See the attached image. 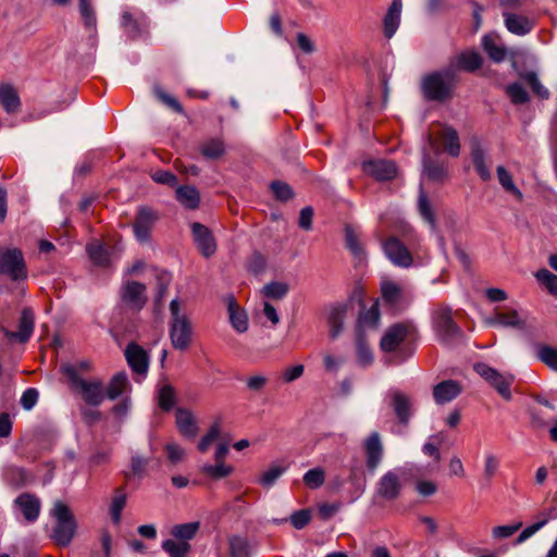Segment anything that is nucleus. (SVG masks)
Wrapping results in <instances>:
<instances>
[{
    "instance_id": "f257e3e1",
    "label": "nucleus",
    "mask_w": 557,
    "mask_h": 557,
    "mask_svg": "<svg viewBox=\"0 0 557 557\" xmlns=\"http://www.w3.org/2000/svg\"><path fill=\"white\" fill-rule=\"evenodd\" d=\"M61 370L67 376L71 387L81 395L86 405L98 407L102 404L106 388L101 380L83 379L72 363L62 364Z\"/></svg>"
},
{
    "instance_id": "f03ea898",
    "label": "nucleus",
    "mask_w": 557,
    "mask_h": 557,
    "mask_svg": "<svg viewBox=\"0 0 557 557\" xmlns=\"http://www.w3.org/2000/svg\"><path fill=\"white\" fill-rule=\"evenodd\" d=\"M170 313L169 336L171 344L177 350H186L191 344L193 324L187 314L182 312L178 299L171 301Z\"/></svg>"
},
{
    "instance_id": "7ed1b4c3",
    "label": "nucleus",
    "mask_w": 557,
    "mask_h": 557,
    "mask_svg": "<svg viewBox=\"0 0 557 557\" xmlns=\"http://www.w3.org/2000/svg\"><path fill=\"white\" fill-rule=\"evenodd\" d=\"M454 84L455 71L447 67L443 71L425 75L421 83V89L425 99L443 101L450 96Z\"/></svg>"
},
{
    "instance_id": "20e7f679",
    "label": "nucleus",
    "mask_w": 557,
    "mask_h": 557,
    "mask_svg": "<svg viewBox=\"0 0 557 557\" xmlns=\"http://www.w3.org/2000/svg\"><path fill=\"white\" fill-rule=\"evenodd\" d=\"M51 515L55 519L52 540L60 546H67L76 532V522L70 508L62 502H57Z\"/></svg>"
},
{
    "instance_id": "39448f33",
    "label": "nucleus",
    "mask_w": 557,
    "mask_h": 557,
    "mask_svg": "<svg viewBox=\"0 0 557 557\" xmlns=\"http://www.w3.org/2000/svg\"><path fill=\"white\" fill-rule=\"evenodd\" d=\"M27 268L22 251L17 248H0V275L18 282L27 278Z\"/></svg>"
},
{
    "instance_id": "423d86ee",
    "label": "nucleus",
    "mask_w": 557,
    "mask_h": 557,
    "mask_svg": "<svg viewBox=\"0 0 557 557\" xmlns=\"http://www.w3.org/2000/svg\"><path fill=\"white\" fill-rule=\"evenodd\" d=\"M417 330L411 322L395 323L386 329L380 341L384 352L396 351L405 342L416 336Z\"/></svg>"
},
{
    "instance_id": "0eeeda50",
    "label": "nucleus",
    "mask_w": 557,
    "mask_h": 557,
    "mask_svg": "<svg viewBox=\"0 0 557 557\" xmlns=\"http://www.w3.org/2000/svg\"><path fill=\"white\" fill-rule=\"evenodd\" d=\"M474 371L487 381L506 400L511 399L510 386L513 382V375L500 373L496 369L484 362H478L473 366Z\"/></svg>"
},
{
    "instance_id": "6e6552de",
    "label": "nucleus",
    "mask_w": 557,
    "mask_h": 557,
    "mask_svg": "<svg viewBox=\"0 0 557 557\" xmlns=\"http://www.w3.org/2000/svg\"><path fill=\"white\" fill-rule=\"evenodd\" d=\"M159 220V214L156 210L141 206L138 208L135 221L133 224L134 236L140 244H148L151 238V231Z\"/></svg>"
},
{
    "instance_id": "1a4fd4ad",
    "label": "nucleus",
    "mask_w": 557,
    "mask_h": 557,
    "mask_svg": "<svg viewBox=\"0 0 557 557\" xmlns=\"http://www.w3.org/2000/svg\"><path fill=\"white\" fill-rule=\"evenodd\" d=\"M433 326L440 341L445 344H450L454 339L461 336V331L453 321L451 312L447 308L435 311Z\"/></svg>"
},
{
    "instance_id": "9d476101",
    "label": "nucleus",
    "mask_w": 557,
    "mask_h": 557,
    "mask_svg": "<svg viewBox=\"0 0 557 557\" xmlns=\"http://www.w3.org/2000/svg\"><path fill=\"white\" fill-rule=\"evenodd\" d=\"M382 249L386 258L396 267L409 268L413 263L410 251L397 237L392 236L382 242Z\"/></svg>"
},
{
    "instance_id": "9b49d317",
    "label": "nucleus",
    "mask_w": 557,
    "mask_h": 557,
    "mask_svg": "<svg viewBox=\"0 0 557 557\" xmlns=\"http://www.w3.org/2000/svg\"><path fill=\"white\" fill-rule=\"evenodd\" d=\"M120 295L123 305L133 311H140L147 302L146 286L136 281H127Z\"/></svg>"
},
{
    "instance_id": "f8f14e48",
    "label": "nucleus",
    "mask_w": 557,
    "mask_h": 557,
    "mask_svg": "<svg viewBox=\"0 0 557 557\" xmlns=\"http://www.w3.org/2000/svg\"><path fill=\"white\" fill-rule=\"evenodd\" d=\"M405 474L401 468L389 470L379 480L376 484V493L386 500L396 499L401 492L400 479Z\"/></svg>"
},
{
    "instance_id": "ddd939ff",
    "label": "nucleus",
    "mask_w": 557,
    "mask_h": 557,
    "mask_svg": "<svg viewBox=\"0 0 557 557\" xmlns=\"http://www.w3.org/2000/svg\"><path fill=\"white\" fill-rule=\"evenodd\" d=\"M386 397L391 400V406L398 419L403 424H408L412 414V403L408 395L397 388H391Z\"/></svg>"
},
{
    "instance_id": "4468645a",
    "label": "nucleus",
    "mask_w": 557,
    "mask_h": 557,
    "mask_svg": "<svg viewBox=\"0 0 557 557\" xmlns=\"http://www.w3.org/2000/svg\"><path fill=\"white\" fill-rule=\"evenodd\" d=\"M191 232L195 244L201 255L206 258L213 256L216 251V244L212 232L198 222L191 224Z\"/></svg>"
},
{
    "instance_id": "2eb2a0df",
    "label": "nucleus",
    "mask_w": 557,
    "mask_h": 557,
    "mask_svg": "<svg viewBox=\"0 0 557 557\" xmlns=\"http://www.w3.org/2000/svg\"><path fill=\"white\" fill-rule=\"evenodd\" d=\"M363 447L367 469L371 474H373L383 459V445L380 434L377 432L371 433L364 441Z\"/></svg>"
},
{
    "instance_id": "dca6fc26",
    "label": "nucleus",
    "mask_w": 557,
    "mask_h": 557,
    "mask_svg": "<svg viewBox=\"0 0 557 557\" xmlns=\"http://www.w3.org/2000/svg\"><path fill=\"white\" fill-rule=\"evenodd\" d=\"M16 510L21 512L27 522H35L40 513L41 503L40 499L30 493H22L13 503Z\"/></svg>"
},
{
    "instance_id": "f3484780",
    "label": "nucleus",
    "mask_w": 557,
    "mask_h": 557,
    "mask_svg": "<svg viewBox=\"0 0 557 557\" xmlns=\"http://www.w3.org/2000/svg\"><path fill=\"white\" fill-rule=\"evenodd\" d=\"M364 173L373 176L377 181H388L396 176L397 166L391 160H370L362 163Z\"/></svg>"
},
{
    "instance_id": "a211bd4d",
    "label": "nucleus",
    "mask_w": 557,
    "mask_h": 557,
    "mask_svg": "<svg viewBox=\"0 0 557 557\" xmlns=\"http://www.w3.org/2000/svg\"><path fill=\"white\" fill-rule=\"evenodd\" d=\"M504 24L507 30L517 36H525L532 32L535 25V21L529 16L503 12Z\"/></svg>"
},
{
    "instance_id": "6ab92c4d",
    "label": "nucleus",
    "mask_w": 557,
    "mask_h": 557,
    "mask_svg": "<svg viewBox=\"0 0 557 557\" xmlns=\"http://www.w3.org/2000/svg\"><path fill=\"white\" fill-rule=\"evenodd\" d=\"M125 358L131 369L137 373L145 375L149 367V356L147 351L135 343L127 345L125 349Z\"/></svg>"
},
{
    "instance_id": "aec40b11",
    "label": "nucleus",
    "mask_w": 557,
    "mask_h": 557,
    "mask_svg": "<svg viewBox=\"0 0 557 557\" xmlns=\"http://www.w3.org/2000/svg\"><path fill=\"white\" fill-rule=\"evenodd\" d=\"M78 10L83 20L84 27L89 32V44L91 47L97 45V15L91 0H79Z\"/></svg>"
},
{
    "instance_id": "412c9836",
    "label": "nucleus",
    "mask_w": 557,
    "mask_h": 557,
    "mask_svg": "<svg viewBox=\"0 0 557 557\" xmlns=\"http://www.w3.org/2000/svg\"><path fill=\"white\" fill-rule=\"evenodd\" d=\"M34 332V312L25 308L22 310L20 322H18V331L12 332L4 330V335L9 339H16L21 343L27 342Z\"/></svg>"
},
{
    "instance_id": "4be33fe9",
    "label": "nucleus",
    "mask_w": 557,
    "mask_h": 557,
    "mask_svg": "<svg viewBox=\"0 0 557 557\" xmlns=\"http://www.w3.org/2000/svg\"><path fill=\"white\" fill-rule=\"evenodd\" d=\"M347 310L348 304L345 302H336L327 308V322L332 338H336L342 333Z\"/></svg>"
},
{
    "instance_id": "5701e85b",
    "label": "nucleus",
    "mask_w": 557,
    "mask_h": 557,
    "mask_svg": "<svg viewBox=\"0 0 557 557\" xmlns=\"http://www.w3.org/2000/svg\"><path fill=\"white\" fill-rule=\"evenodd\" d=\"M483 59L476 50H465L454 58L450 69L474 72L482 66Z\"/></svg>"
},
{
    "instance_id": "b1692460",
    "label": "nucleus",
    "mask_w": 557,
    "mask_h": 557,
    "mask_svg": "<svg viewBox=\"0 0 557 557\" xmlns=\"http://www.w3.org/2000/svg\"><path fill=\"white\" fill-rule=\"evenodd\" d=\"M403 1L393 0L383 17V32L387 39H391L397 32L401 20Z\"/></svg>"
},
{
    "instance_id": "393cba45",
    "label": "nucleus",
    "mask_w": 557,
    "mask_h": 557,
    "mask_svg": "<svg viewBox=\"0 0 557 557\" xmlns=\"http://www.w3.org/2000/svg\"><path fill=\"white\" fill-rule=\"evenodd\" d=\"M461 393V385L454 380H446L433 387V397L437 405L454 400Z\"/></svg>"
},
{
    "instance_id": "a878e982",
    "label": "nucleus",
    "mask_w": 557,
    "mask_h": 557,
    "mask_svg": "<svg viewBox=\"0 0 557 557\" xmlns=\"http://www.w3.org/2000/svg\"><path fill=\"white\" fill-rule=\"evenodd\" d=\"M483 50L490 59L496 63L503 62L507 57V50L496 34H486L481 40Z\"/></svg>"
},
{
    "instance_id": "bb28decb",
    "label": "nucleus",
    "mask_w": 557,
    "mask_h": 557,
    "mask_svg": "<svg viewBox=\"0 0 557 557\" xmlns=\"http://www.w3.org/2000/svg\"><path fill=\"white\" fill-rule=\"evenodd\" d=\"M176 425L181 434L187 440L195 438L198 433L196 418L187 409L178 408L176 410Z\"/></svg>"
},
{
    "instance_id": "cd10ccee",
    "label": "nucleus",
    "mask_w": 557,
    "mask_h": 557,
    "mask_svg": "<svg viewBox=\"0 0 557 557\" xmlns=\"http://www.w3.org/2000/svg\"><path fill=\"white\" fill-rule=\"evenodd\" d=\"M471 159L479 176L483 181L491 180V170L486 164V151L478 139L471 141Z\"/></svg>"
},
{
    "instance_id": "c85d7f7f",
    "label": "nucleus",
    "mask_w": 557,
    "mask_h": 557,
    "mask_svg": "<svg viewBox=\"0 0 557 557\" xmlns=\"http://www.w3.org/2000/svg\"><path fill=\"white\" fill-rule=\"evenodd\" d=\"M380 323V310L377 301H375L370 308L362 309L357 321L358 334H361L367 330H374Z\"/></svg>"
},
{
    "instance_id": "c756f323",
    "label": "nucleus",
    "mask_w": 557,
    "mask_h": 557,
    "mask_svg": "<svg viewBox=\"0 0 557 557\" xmlns=\"http://www.w3.org/2000/svg\"><path fill=\"white\" fill-rule=\"evenodd\" d=\"M131 384L127 374L122 371L113 375L110 380L108 387L106 388V397L110 400H115L120 396L128 393Z\"/></svg>"
},
{
    "instance_id": "7c9ffc66",
    "label": "nucleus",
    "mask_w": 557,
    "mask_h": 557,
    "mask_svg": "<svg viewBox=\"0 0 557 557\" xmlns=\"http://www.w3.org/2000/svg\"><path fill=\"white\" fill-rule=\"evenodd\" d=\"M422 175L433 182H443L447 177V165L444 162L432 160L425 153L423 156Z\"/></svg>"
},
{
    "instance_id": "2f4dec72",
    "label": "nucleus",
    "mask_w": 557,
    "mask_h": 557,
    "mask_svg": "<svg viewBox=\"0 0 557 557\" xmlns=\"http://www.w3.org/2000/svg\"><path fill=\"white\" fill-rule=\"evenodd\" d=\"M227 309L230 314V322L234 330L238 333H244L248 330V318L247 314L239 310L234 296L227 298Z\"/></svg>"
},
{
    "instance_id": "473e14b6",
    "label": "nucleus",
    "mask_w": 557,
    "mask_h": 557,
    "mask_svg": "<svg viewBox=\"0 0 557 557\" xmlns=\"http://www.w3.org/2000/svg\"><path fill=\"white\" fill-rule=\"evenodd\" d=\"M436 137L442 139L444 149L449 156L458 157L460 154V141L456 129L445 126Z\"/></svg>"
},
{
    "instance_id": "72a5a7b5",
    "label": "nucleus",
    "mask_w": 557,
    "mask_h": 557,
    "mask_svg": "<svg viewBox=\"0 0 557 557\" xmlns=\"http://www.w3.org/2000/svg\"><path fill=\"white\" fill-rule=\"evenodd\" d=\"M0 103L7 113H14L21 106L17 91L8 84L0 85Z\"/></svg>"
},
{
    "instance_id": "f704fd0d",
    "label": "nucleus",
    "mask_w": 557,
    "mask_h": 557,
    "mask_svg": "<svg viewBox=\"0 0 557 557\" xmlns=\"http://www.w3.org/2000/svg\"><path fill=\"white\" fill-rule=\"evenodd\" d=\"M492 325H499L504 327H513L523 330L525 326V318L518 311L497 313L491 321Z\"/></svg>"
},
{
    "instance_id": "c9c22d12",
    "label": "nucleus",
    "mask_w": 557,
    "mask_h": 557,
    "mask_svg": "<svg viewBox=\"0 0 557 557\" xmlns=\"http://www.w3.org/2000/svg\"><path fill=\"white\" fill-rule=\"evenodd\" d=\"M176 199L186 209H196L200 202V195L196 187L185 185L176 188Z\"/></svg>"
},
{
    "instance_id": "e433bc0d",
    "label": "nucleus",
    "mask_w": 557,
    "mask_h": 557,
    "mask_svg": "<svg viewBox=\"0 0 557 557\" xmlns=\"http://www.w3.org/2000/svg\"><path fill=\"white\" fill-rule=\"evenodd\" d=\"M200 152L206 159H219L225 153L224 141L221 138H210L201 144Z\"/></svg>"
},
{
    "instance_id": "4c0bfd02",
    "label": "nucleus",
    "mask_w": 557,
    "mask_h": 557,
    "mask_svg": "<svg viewBox=\"0 0 557 557\" xmlns=\"http://www.w3.org/2000/svg\"><path fill=\"white\" fill-rule=\"evenodd\" d=\"M287 467L281 465H271L257 480V482L265 487H272L276 481L286 472Z\"/></svg>"
},
{
    "instance_id": "58836bf2",
    "label": "nucleus",
    "mask_w": 557,
    "mask_h": 557,
    "mask_svg": "<svg viewBox=\"0 0 557 557\" xmlns=\"http://www.w3.org/2000/svg\"><path fill=\"white\" fill-rule=\"evenodd\" d=\"M418 210L421 216L429 223L431 231L437 233L435 215L431 202L423 190L419 194Z\"/></svg>"
},
{
    "instance_id": "ea45409f",
    "label": "nucleus",
    "mask_w": 557,
    "mask_h": 557,
    "mask_svg": "<svg viewBox=\"0 0 557 557\" xmlns=\"http://www.w3.org/2000/svg\"><path fill=\"white\" fill-rule=\"evenodd\" d=\"M200 528V523L198 521H193L188 523L176 524L172 528L171 534L173 537L177 540H182V542H187L191 540Z\"/></svg>"
},
{
    "instance_id": "a19ab883",
    "label": "nucleus",
    "mask_w": 557,
    "mask_h": 557,
    "mask_svg": "<svg viewBox=\"0 0 557 557\" xmlns=\"http://www.w3.org/2000/svg\"><path fill=\"white\" fill-rule=\"evenodd\" d=\"M345 244L346 248L358 260H362L366 257V252L359 242V238L351 226L345 227Z\"/></svg>"
},
{
    "instance_id": "79ce46f5",
    "label": "nucleus",
    "mask_w": 557,
    "mask_h": 557,
    "mask_svg": "<svg viewBox=\"0 0 557 557\" xmlns=\"http://www.w3.org/2000/svg\"><path fill=\"white\" fill-rule=\"evenodd\" d=\"M496 172H497L498 182L502 185V187L506 191L513 195L517 199H519V200L522 199L523 195H522L521 190L516 186L512 175L503 165L497 166Z\"/></svg>"
},
{
    "instance_id": "37998d69",
    "label": "nucleus",
    "mask_w": 557,
    "mask_h": 557,
    "mask_svg": "<svg viewBox=\"0 0 557 557\" xmlns=\"http://www.w3.org/2000/svg\"><path fill=\"white\" fill-rule=\"evenodd\" d=\"M201 472L211 479L220 480L228 476L233 472V467L224 463V461H216L215 465H202Z\"/></svg>"
},
{
    "instance_id": "c03bdc74",
    "label": "nucleus",
    "mask_w": 557,
    "mask_h": 557,
    "mask_svg": "<svg viewBox=\"0 0 557 557\" xmlns=\"http://www.w3.org/2000/svg\"><path fill=\"white\" fill-rule=\"evenodd\" d=\"M161 547L169 557H186L190 549V545L187 542H177L173 539L163 541Z\"/></svg>"
},
{
    "instance_id": "a18cd8bd",
    "label": "nucleus",
    "mask_w": 557,
    "mask_h": 557,
    "mask_svg": "<svg viewBox=\"0 0 557 557\" xmlns=\"http://www.w3.org/2000/svg\"><path fill=\"white\" fill-rule=\"evenodd\" d=\"M382 297L385 302L396 306L403 297L401 288L394 282L386 281L381 285Z\"/></svg>"
},
{
    "instance_id": "49530a36",
    "label": "nucleus",
    "mask_w": 557,
    "mask_h": 557,
    "mask_svg": "<svg viewBox=\"0 0 557 557\" xmlns=\"http://www.w3.org/2000/svg\"><path fill=\"white\" fill-rule=\"evenodd\" d=\"M87 253L90 258V260L101 267L109 265L110 258L107 249L103 247V245L99 243H92L87 245L86 247Z\"/></svg>"
},
{
    "instance_id": "de8ad7c7",
    "label": "nucleus",
    "mask_w": 557,
    "mask_h": 557,
    "mask_svg": "<svg viewBox=\"0 0 557 557\" xmlns=\"http://www.w3.org/2000/svg\"><path fill=\"white\" fill-rule=\"evenodd\" d=\"M250 554L251 547L245 537L235 535L230 539L231 557H249Z\"/></svg>"
},
{
    "instance_id": "09e8293b",
    "label": "nucleus",
    "mask_w": 557,
    "mask_h": 557,
    "mask_svg": "<svg viewBox=\"0 0 557 557\" xmlns=\"http://www.w3.org/2000/svg\"><path fill=\"white\" fill-rule=\"evenodd\" d=\"M126 494L123 491L117 490L115 492L109 509L112 522L114 524H119L121 522L122 511L126 505Z\"/></svg>"
},
{
    "instance_id": "8fccbe9b",
    "label": "nucleus",
    "mask_w": 557,
    "mask_h": 557,
    "mask_svg": "<svg viewBox=\"0 0 557 557\" xmlns=\"http://www.w3.org/2000/svg\"><path fill=\"white\" fill-rule=\"evenodd\" d=\"M356 349H357V361L358 363L366 368L372 364L373 362V352L371 348L368 346L366 341L363 339V336L361 334H358L357 336V343H356Z\"/></svg>"
},
{
    "instance_id": "3c124183",
    "label": "nucleus",
    "mask_w": 557,
    "mask_h": 557,
    "mask_svg": "<svg viewBox=\"0 0 557 557\" xmlns=\"http://www.w3.org/2000/svg\"><path fill=\"white\" fill-rule=\"evenodd\" d=\"M304 483L311 490L321 487L325 482V471L321 467L309 469L302 476Z\"/></svg>"
},
{
    "instance_id": "603ef678",
    "label": "nucleus",
    "mask_w": 557,
    "mask_h": 557,
    "mask_svg": "<svg viewBox=\"0 0 557 557\" xmlns=\"http://www.w3.org/2000/svg\"><path fill=\"white\" fill-rule=\"evenodd\" d=\"M540 284L545 286L552 295H557V275L547 269H541L535 273Z\"/></svg>"
},
{
    "instance_id": "864d4df0",
    "label": "nucleus",
    "mask_w": 557,
    "mask_h": 557,
    "mask_svg": "<svg viewBox=\"0 0 557 557\" xmlns=\"http://www.w3.org/2000/svg\"><path fill=\"white\" fill-rule=\"evenodd\" d=\"M537 358L548 368L557 371V349L550 346H540L537 349Z\"/></svg>"
},
{
    "instance_id": "5fc2aeb1",
    "label": "nucleus",
    "mask_w": 557,
    "mask_h": 557,
    "mask_svg": "<svg viewBox=\"0 0 557 557\" xmlns=\"http://www.w3.org/2000/svg\"><path fill=\"white\" fill-rule=\"evenodd\" d=\"M506 92L515 104H522L529 101V95L520 83H512L506 87Z\"/></svg>"
},
{
    "instance_id": "6e6d98bb",
    "label": "nucleus",
    "mask_w": 557,
    "mask_h": 557,
    "mask_svg": "<svg viewBox=\"0 0 557 557\" xmlns=\"http://www.w3.org/2000/svg\"><path fill=\"white\" fill-rule=\"evenodd\" d=\"M221 428L218 422L213 423L209 431L202 436V438L198 443V449L201 453H206L210 446L220 437Z\"/></svg>"
},
{
    "instance_id": "4d7b16f0",
    "label": "nucleus",
    "mask_w": 557,
    "mask_h": 557,
    "mask_svg": "<svg viewBox=\"0 0 557 557\" xmlns=\"http://www.w3.org/2000/svg\"><path fill=\"white\" fill-rule=\"evenodd\" d=\"M522 78L531 86L534 94L540 98L547 99L549 97V91L541 84L536 73L528 72L522 75Z\"/></svg>"
},
{
    "instance_id": "13d9d810",
    "label": "nucleus",
    "mask_w": 557,
    "mask_h": 557,
    "mask_svg": "<svg viewBox=\"0 0 557 557\" xmlns=\"http://www.w3.org/2000/svg\"><path fill=\"white\" fill-rule=\"evenodd\" d=\"M548 518H544L527 528H524L520 534L518 535V537L515 540V545H520L522 543H524L527 540H529L530 537H532L536 532H539L542 528H544L547 522H548Z\"/></svg>"
},
{
    "instance_id": "bf43d9fd",
    "label": "nucleus",
    "mask_w": 557,
    "mask_h": 557,
    "mask_svg": "<svg viewBox=\"0 0 557 557\" xmlns=\"http://www.w3.org/2000/svg\"><path fill=\"white\" fill-rule=\"evenodd\" d=\"M158 400H159V406L163 410H171L175 405L174 389L169 385L161 387L159 391Z\"/></svg>"
},
{
    "instance_id": "052dcab7",
    "label": "nucleus",
    "mask_w": 557,
    "mask_h": 557,
    "mask_svg": "<svg viewBox=\"0 0 557 557\" xmlns=\"http://www.w3.org/2000/svg\"><path fill=\"white\" fill-rule=\"evenodd\" d=\"M288 292V286L285 283L271 282L263 287V294L268 298L281 299Z\"/></svg>"
},
{
    "instance_id": "680f3d73",
    "label": "nucleus",
    "mask_w": 557,
    "mask_h": 557,
    "mask_svg": "<svg viewBox=\"0 0 557 557\" xmlns=\"http://www.w3.org/2000/svg\"><path fill=\"white\" fill-rule=\"evenodd\" d=\"M276 199L281 201H287L293 197V190L290 186L284 182L275 181L270 185Z\"/></svg>"
},
{
    "instance_id": "e2e57ef3",
    "label": "nucleus",
    "mask_w": 557,
    "mask_h": 557,
    "mask_svg": "<svg viewBox=\"0 0 557 557\" xmlns=\"http://www.w3.org/2000/svg\"><path fill=\"white\" fill-rule=\"evenodd\" d=\"M290 523L297 530L304 529L311 520V510L301 509L293 512L289 517Z\"/></svg>"
},
{
    "instance_id": "0e129e2a",
    "label": "nucleus",
    "mask_w": 557,
    "mask_h": 557,
    "mask_svg": "<svg viewBox=\"0 0 557 557\" xmlns=\"http://www.w3.org/2000/svg\"><path fill=\"white\" fill-rule=\"evenodd\" d=\"M522 527V522H516L507 525H498L493 528L492 536L494 539H508Z\"/></svg>"
},
{
    "instance_id": "69168bd1",
    "label": "nucleus",
    "mask_w": 557,
    "mask_h": 557,
    "mask_svg": "<svg viewBox=\"0 0 557 557\" xmlns=\"http://www.w3.org/2000/svg\"><path fill=\"white\" fill-rule=\"evenodd\" d=\"M39 393L36 388H27L21 397V405L25 410H32L38 401Z\"/></svg>"
},
{
    "instance_id": "338daca9",
    "label": "nucleus",
    "mask_w": 557,
    "mask_h": 557,
    "mask_svg": "<svg viewBox=\"0 0 557 557\" xmlns=\"http://www.w3.org/2000/svg\"><path fill=\"white\" fill-rule=\"evenodd\" d=\"M121 24L131 36H136L138 33H140L139 24L127 11L122 13Z\"/></svg>"
},
{
    "instance_id": "774afa93",
    "label": "nucleus",
    "mask_w": 557,
    "mask_h": 557,
    "mask_svg": "<svg viewBox=\"0 0 557 557\" xmlns=\"http://www.w3.org/2000/svg\"><path fill=\"white\" fill-rule=\"evenodd\" d=\"M152 180L156 183L168 185V186H175L177 184V177L170 171H157L152 174Z\"/></svg>"
}]
</instances>
